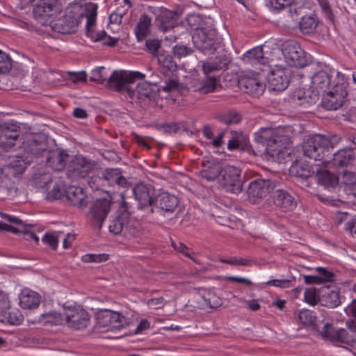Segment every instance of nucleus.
<instances>
[{"label": "nucleus", "instance_id": "1", "mask_svg": "<svg viewBox=\"0 0 356 356\" xmlns=\"http://www.w3.org/2000/svg\"><path fill=\"white\" fill-rule=\"evenodd\" d=\"M97 4L95 3H87L84 5L83 12L81 15H76L72 11H67L58 19L51 21V26L56 32L62 34H70L74 33L79 23V18L85 17L87 19L86 34L95 42L101 41L104 44L115 46L118 40L107 35L106 31H96L95 25L97 15Z\"/></svg>", "mask_w": 356, "mask_h": 356}, {"label": "nucleus", "instance_id": "2", "mask_svg": "<svg viewBox=\"0 0 356 356\" xmlns=\"http://www.w3.org/2000/svg\"><path fill=\"white\" fill-rule=\"evenodd\" d=\"M340 140L341 138L336 134H316L304 141L302 144L303 154L310 159L326 163L327 161L325 159V152L330 148L332 149Z\"/></svg>", "mask_w": 356, "mask_h": 356}, {"label": "nucleus", "instance_id": "3", "mask_svg": "<svg viewBox=\"0 0 356 356\" xmlns=\"http://www.w3.org/2000/svg\"><path fill=\"white\" fill-rule=\"evenodd\" d=\"M279 129L261 128L255 134L254 140L264 147V152L271 157L279 155L291 144L290 138Z\"/></svg>", "mask_w": 356, "mask_h": 356}, {"label": "nucleus", "instance_id": "4", "mask_svg": "<svg viewBox=\"0 0 356 356\" xmlns=\"http://www.w3.org/2000/svg\"><path fill=\"white\" fill-rule=\"evenodd\" d=\"M321 336L332 341L346 343L352 347L356 344V321H348L345 327L336 328L332 324L326 323L322 331Z\"/></svg>", "mask_w": 356, "mask_h": 356}, {"label": "nucleus", "instance_id": "5", "mask_svg": "<svg viewBox=\"0 0 356 356\" xmlns=\"http://www.w3.org/2000/svg\"><path fill=\"white\" fill-rule=\"evenodd\" d=\"M145 75L139 72L115 70L107 79L106 86L115 92L129 95L136 80L144 79Z\"/></svg>", "mask_w": 356, "mask_h": 356}, {"label": "nucleus", "instance_id": "6", "mask_svg": "<svg viewBox=\"0 0 356 356\" xmlns=\"http://www.w3.org/2000/svg\"><path fill=\"white\" fill-rule=\"evenodd\" d=\"M281 51L284 58V65L302 68L307 65L308 61L305 51L294 40H287L282 43Z\"/></svg>", "mask_w": 356, "mask_h": 356}, {"label": "nucleus", "instance_id": "7", "mask_svg": "<svg viewBox=\"0 0 356 356\" xmlns=\"http://www.w3.org/2000/svg\"><path fill=\"white\" fill-rule=\"evenodd\" d=\"M63 10L58 0H41L33 8L35 19L42 25L51 23V19L57 16Z\"/></svg>", "mask_w": 356, "mask_h": 356}, {"label": "nucleus", "instance_id": "8", "mask_svg": "<svg viewBox=\"0 0 356 356\" xmlns=\"http://www.w3.org/2000/svg\"><path fill=\"white\" fill-rule=\"evenodd\" d=\"M97 163L81 155H76L72 158L67 165V175L72 180L84 178L92 172Z\"/></svg>", "mask_w": 356, "mask_h": 356}, {"label": "nucleus", "instance_id": "9", "mask_svg": "<svg viewBox=\"0 0 356 356\" xmlns=\"http://www.w3.org/2000/svg\"><path fill=\"white\" fill-rule=\"evenodd\" d=\"M112 200L110 197L97 199L90 205L88 211V218L91 225L100 229L111 211Z\"/></svg>", "mask_w": 356, "mask_h": 356}, {"label": "nucleus", "instance_id": "10", "mask_svg": "<svg viewBox=\"0 0 356 356\" xmlns=\"http://www.w3.org/2000/svg\"><path fill=\"white\" fill-rule=\"evenodd\" d=\"M241 170L232 165L221 168L218 179L220 184L226 191L238 193L242 191L243 183L241 180Z\"/></svg>", "mask_w": 356, "mask_h": 356}, {"label": "nucleus", "instance_id": "11", "mask_svg": "<svg viewBox=\"0 0 356 356\" xmlns=\"http://www.w3.org/2000/svg\"><path fill=\"white\" fill-rule=\"evenodd\" d=\"M347 95L346 84L337 83L331 90L323 94L322 106L327 110H337L343 106Z\"/></svg>", "mask_w": 356, "mask_h": 356}, {"label": "nucleus", "instance_id": "12", "mask_svg": "<svg viewBox=\"0 0 356 356\" xmlns=\"http://www.w3.org/2000/svg\"><path fill=\"white\" fill-rule=\"evenodd\" d=\"M334 73L332 71L329 73L326 71L321 70L316 73L312 78V85L310 90L312 95H309L306 102L308 104H315L319 99L320 95L326 92V90L331 84V79L332 74Z\"/></svg>", "mask_w": 356, "mask_h": 356}, {"label": "nucleus", "instance_id": "13", "mask_svg": "<svg viewBox=\"0 0 356 356\" xmlns=\"http://www.w3.org/2000/svg\"><path fill=\"white\" fill-rule=\"evenodd\" d=\"M216 31L212 29L201 28L196 31L193 36L195 46L204 52L209 53L212 50H217L220 45L215 42Z\"/></svg>", "mask_w": 356, "mask_h": 356}, {"label": "nucleus", "instance_id": "14", "mask_svg": "<svg viewBox=\"0 0 356 356\" xmlns=\"http://www.w3.org/2000/svg\"><path fill=\"white\" fill-rule=\"evenodd\" d=\"M97 323L100 327L109 330H118L127 323V318L120 313L109 309L100 310L97 314Z\"/></svg>", "mask_w": 356, "mask_h": 356}, {"label": "nucleus", "instance_id": "15", "mask_svg": "<svg viewBox=\"0 0 356 356\" xmlns=\"http://www.w3.org/2000/svg\"><path fill=\"white\" fill-rule=\"evenodd\" d=\"M289 69L283 63L275 64L268 76L269 88L277 91L285 90L289 83Z\"/></svg>", "mask_w": 356, "mask_h": 356}, {"label": "nucleus", "instance_id": "16", "mask_svg": "<svg viewBox=\"0 0 356 356\" xmlns=\"http://www.w3.org/2000/svg\"><path fill=\"white\" fill-rule=\"evenodd\" d=\"M65 323L74 330H83L90 323L88 313L83 308L73 307L64 312Z\"/></svg>", "mask_w": 356, "mask_h": 356}, {"label": "nucleus", "instance_id": "17", "mask_svg": "<svg viewBox=\"0 0 356 356\" xmlns=\"http://www.w3.org/2000/svg\"><path fill=\"white\" fill-rule=\"evenodd\" d=\"M277 186V183L273 180L258 179L250 182L248 188V194L249 198H252L254 201L257 199L266 197Z\"/></svg>", "mask_w": 356, "mask_h": 356}, {"label": "nucleus", "instance_id": "18", "mask_svg": "<svg viewBox=\"0 0 356 356\" xmlns=\"http://www.w3.org/2000/svg\"><path fill=\"white\" fill-rule=\"evenodd\" d=\"M211 51L209 54H213L207 61H202V67L204 74H207L225 67L229 63V58L227 52L222 47L217 50Z\"/></svg>", "mask_w": 356, "mask_h": 356}, {"label": "nucleus", "instance_id": "19", "mask_svg": "<svg viewBox=\"0 0 356 356\" xmlns=\"http://www.w3.org/2000/svg\"><path fill=\"white\" fill-rule=\"evenodd\" d=\"M128 96L141 106L149 105L156 96L152 86L147 82L139 83L136 89L131 88Z\"/></svg>", "mask_w": 356, "mask_h": 356}, {"label": "nucleus", "instance_id": "20", "mask_svg": "<svg viewBox=\"0 0 356 356\" xmlns=\"http://www.w3.org/2000/svg\"><path fill=\"white\" fill-rule=\"evenodd\" d=\"M20 127L16 124H0V147L8 150L13 147L19 137Z\"/></svg>", "mask_w": 356, "mask_h": 356}, {"label": "nucleus", "instance_id": "21", "mask_svg": "<svg viewBox=\"0 0 356 356\" xmlns=\"http://www.w3.org/2000/svg\"><path fill=\"white\" fill-rule=\"evenodd\" d=\"M24 149L34 155H39L47 149L48 145L44 136L30 134L26 136L23 141Z\"/></svg>", "mask_w": 356, "mask_h": 356}, {"label": "nucleus", "instance_id": "22", "mask_svg": "<svg viewBox=\"0 0 356 356\" xmlns=\"http://www.w3.org/2000/svg\"><path fill=\"white\" fill-rule=\"evenodd\" d=\"M273 193V200L277 207L284 211H292L296 208V202L289 192L277 187Z\"/></svg>", "mask_w": 356, "mask_h": 356}, {"label": "nucleus", "instance_id": "23", "mask_svg": "<svg viewBox=\"0 0 356 356\" xmlns=\"http://www.w3.org/2000/svg\"><path fill=\"white\" fill-rule=\"evenodd\" d=\"M178 204V198L168 193H162L155 197V207L164 213H174Z\"/></svg>", "mask_w": 356, "mask_h": 356}, {"label": "nucleus", "instance_id": "24", "mask_svg": "<svg viewBox=\"0 0 356 356\" xmlns=\"http://www.w3.org/2000/svg\"><path fill=\"white\" fill-rule=\"evenodd\" d=\"M238 87L245 93L260 95L264 90V86L257 77L249 76H241L238 81Z\"/></svg>", "mask_w": 356, "mask_h": 356}, {"label": "nucleus", "instance_id": "25", "mask_svg": "<svg viewBox=\"0 0 356 356\" xmlns=\"http://www.w3.org/2000/svg\"><path fill=\"white\" fill-rule=\"evenodd\" d=\"M68 159L69 155L65 150L56 149L49 152L47 163L54 170L61 171L65 168Z\"/></svg>", "mask_w": 356, "mask_h": 356}, {"label": "nucleus", "instance_id": "26", "mask_svg": "<svg viewBox=\"0 0 356 356\" xmlns=\"http://www.w3.org/2000/svg\"><path fill=\"white\" fill-rule=\"evenodd\" d=\"M65 197L72 205L78 208H84L87 204L86 195L81 187H67L65 189Z\"/></svg>", "mask_w": 356, "mask_h": 356}, {"label": "nucleus", "instance_id": "27", "mask_svg": "<svg viewBox=\"0 0 356 356\" xmlns=\"http://www.w3.org/2000/svg\"><path fill=\"white\" fill-rule=\"evenodd\" d=\"M102 173L105 187L115 185L125 187L127 185V179L122 175L121 171L118 168L106 169L102 171Z\"/></svg>", "mask_w": 356, "mask_h": 356}, {"label": "nucleus", "instance_id": "28", "mask_svg": "<svg viewBox=\"0 0 356 356\" xmlns=\"http://www.w3.org/2000/svg\"><path fill=\"white\" fill-rule=\"evenodd\" d=\"M321 304L323 306L334 308L341 304L339 292L332 289L329 286H324L321 289Z\"/></svg>", "mask_w": 356, "mask_h": 356}, {"label": "nucleus", "instance_id": "29", "mask_svg": "<svg viewBox=\"0 0 356 356\" xmlns=\"http://www.w3.org/2000/svg\"><path fill=\"white\" fill-rule=\"evenodd\" d=\"M178 18L179 15L177 12L164 10L158 15L156 20L159 23V29L165 32L177 25Z\"/></svg>", "mask_w": 356, "mask_h": 356}, {"label": "nucleus", "instance_id": "30", "mask_svg": "<svg viewBox=\"0 0 356 356\" xmlns=\"http://www.w3.org/2000/svg\"><path fill=\"white\" fill-rule=\"evenodd\" d=\"M133 193L135 199L138 202V206L145 205L149 201L154 200L152 195L153 188L151 186L140 183L133 188Z\"/></svg>", "mask_w": 356, "mask_h": 356}, {"label": "nucleus", "instance_id": "31", "mask_svg": "<svg viewBox=\"0 0 356 356\" xmlns=\"http://www.w3.org/2000/svg\"><path fill=\"white\" fill-rule=\"evenodd\" d=\"M41 300L40 296L31 290H24L20 294L19 305L24 309L37 308Z\"/></svg>", "mask_w": 356, "mask_h": 356}, {"label": "nucleus", "instance_id": "32", "mask_svg": "<svg viewBox=\"0 0 356 356\" xmlns=\"http://www.w3.org/2000/svg\"><path fill=\"white\" fill-rule=\"evenodd\" d=\"M355 160V154L351 149H343L333 154L332 164L337 167H344Z\"/></svg>", "mask_w": 356, "mask_h": 356}, {"label": "nucleus", "instance_id": "33", "mask_svg": "<svg viewBox=\"0 0 356 356\" xmlns=\"http://www.w3.org/2000/svg\"><path fill=\"white\" fill-rule=\"evenodd\" d=\"M16 189L13 177L1 170L0 173V197L6 198L13 192H15Z\"/></svg>", "mask_w": 356, "mask_h": 356}, {"label": "nucleus", "instance_id": "34", "mask_svg": "<svg viewBox=\"0 0 356 356\" xmlns=\"http://www.w3.org/2000/svg\"><path fill=\"white\" fill-rule=\"evenodd\" d=\"M221 168L220 165L207 161V163H204L202 170L200 171V175L202 179L209 181H213L217 177L219 178Z\"/></svg>", "mask_w": 356, "mask_h": 356}, {"label": "nucleus", "instance_id": "35", "mask_svg": "<svg viewBox=\"0 0 356 356\" xmlns=\"http://www.w3.org/2000/svg\"><path fill=\"white\" fill-rule=\"evenodd\" d=\"M0 231H7L14 234L22 233L26 240L33 239L36 243L39 242V238L32 231L29 230L26 225L22 226V228H19L6 223L0 222Z\"/></svg>", "mask_w": 356, "mask_h": 356}, {"label": "nucleus", "instance_id": "36", "mask_svg": "<svg viewBox=\"0 0 356 356\" xmlns=\"http://www.w3.org/2000/svg\"><path fill=\"white\" fill-rule=\"evenodd\" d=\"M243 60L252 65L264 63V51L261 47H256L248 51L243 56Z\"/></svg>", "mask_w": 356, "mask_h": 356}, {"label": "nucleus", "instance_id": "37", "mask_svg": "<svg viewBox=\"0 0 356 356\" xmlns=\"http://www.w3.org/2000/svg\"><path fill=\"white\" fill-rule=\"evenodd\" d=\"M150 24L151 19L148 15L143 14L140 17L135 28V33L138 40H142L149 33Z\"/></svg>", "mask_w": 356, "mask_h": 356}, {"label": "nucleus", "instance_id": "38", "mask_svg": "<svg viewBox=\"0 0 356 356\" xmlns=\"http://www.w3.org/2000/svg\"><path fill=\"white\" fill-rule=\"evenodd\" d=\"M290 173L296 177L307 179L312 176L314 172L309 164L303 162H297L292 165Z\"/></svg>", "mask_w": 356, "mask_h": 356}, {"label": "nucleus", "instance_id": "39", "mask_svg": "<svg viewBox=\"0 0 356 356\" xmlns=\"http://www.w3.org/2000/svg\"><path fill=\"white\" fill-rule=\"evenodd\" d=\"M317 177L318 183L325 187H333L337 185L339 181L337 176L325 170L318 172Z\"/></svg>", "mask_w": 356, "mask_h": 356}, {"label": "nucleus", "instance_id": "40", "mask_svg": "<svg viewBox=\"0 0 356 356\" xmlns=\"http://www.w3.org/2000/svg\"><path fill=\"white\" fill-rule=\"evenodd\" d=\"M124 235L134 238H140L143 235L140 223L134 218H128L127 220Z\"/></svg>", "mask_w": 356, "mask_h": 356}, {"label": "nucleus", "instance_id": "41", "mask_svg": "<svg viewBox=\"0 0 356 356\" xmlns=\"http://www.w3.org/2000/svg\"><path fill=\"white\" fill-rule=\"evenodd\" d=\"M318 20L314 16H304L300 22V29L304 33L309 34L316 30Z\"/></svg>", "mask_w": 356, "mask_h": 356}, {"label": "nucleus", "instance_id": "42", "mask_svg": "<svg viewBox=\"0 0 356 356\" xmlns=\"http://www.w3.org/2000/svg\"><path fill=\"white\" fill-rule=\"evenodd\" d=\"M26 165L22 161H16L4 166L2 170L13 178L24 172Z\"/></svg>", "mask_w": 356, "mask_h": 356}, {"label": "nucleus", "instance_id": "43", "mask_svg": "<svg viewBox=\"0 0 356 356\" xmlns=\"http://www.w3.org/2000/svg\"><path fill=\"white\" fill-rule=\"evenodd\" d=\"M128 218L118 214L110 223L109 231L115 235L120 234L124 232L125 225Z\"/></svg>", "mask_w": 356, "mask_h": 356}, {"label": "nucleus", "instance_id": "44", "mask_svg": "<svg viewBox=\"0 0 356 356\" xmlns=\"http://www.w3.org/2000/svg\"><path fill=\"white\" fill-rule=\"evenodd\" d=\"M41 318L44 320V323L51 324V325H63L65 323V316L64 314H61L60 313L56 312H51L48 313H45L42 314Z\"/></svg>", "mask_w": 356, "mask_h": 356}, {"label": "nucleus", "instance_id": "45", "mask_svg": "<svg viewBox=\"0 0 356 356\" xmlns=\"http://www.w3.org/2000/svg\"><path fill=\"white\" fill-rule=\"evenodd\" d=\"M159 63L163 67V74H165V70L172 72L176 67L177 65L173 60V58L170 54H160L157 56Z\"/></svg>", "mask_w": 356, "mask_h": 356}, {"label": "nucleus", "instance_id": "46", "mask_svg": "<svg viewBox=\"0 0 356 356\" xmlns=\"http://www.w3.org/2000/svg\"><path fill=\"white\" fill-rule=\"evenodd\" d=\"M305 301L310 305L314 306L321 302V289L314 287L306 289L304 294Z\"/></svg>", "mask_w": 356, "mask_h": 356}, {"label": "nucleus", "instance_id": "47", "mask_svg": "<svg viewBox=\"0 0 356 356\" xmlns=\"http://www.w3.org/2000/svg\"><path fill=\"white\" fill-rule=\"evenodd\" d=\"M249 145L248 139L243 135H238L229 140L227 147L230 150L233 149H245Z\"/></svg>", "mask_w": 356, "mask_h": 356}, {"label": "nucleus", "instance_id": "48", "mask_svg": "<svg viewBox=\"0 0 356 356\" xmlns=\"http://www.w3.org/2000/svg\"><path fill=\"white\" fill-rule=\"evenodd\" d=\"M218 120L225 124H237L241 120V115L236 111H227L218 117Z\"/></svg>", "mask_w": 356, "mask_h": 356}, {"label": "nucleus", "instance_id": "49", "mask_svg": "<svg viewBox=\"0 0 356 356\" xmlns=\"http://www.w3.org/2000/svg\"><path fill=\"white\" fill-rule=\"evenodd\" d=\"M217 86V80L214 76H209L204 80L197 91L201 94H207L215 90Z\"/></svg>", "mask_w": 356, "mask_h": 356}, {"label": "nucleus", "instance_id": "50", "mask_svg": "<svg viewBox=\"0 0 356 356\" xmlns=\"http://www.w3.org/2000/svg\"><path fill=\"white\" fill-rule=\"evenodd\" d=\"M233 213H238L236 210L230 209L229 211L225 212L224 213L223 224L227 227L231 228H234L238 227L241 221L238 217L234 215Z\"/></svg>", "mask_w": 356, "mask_h": 356}, {"label": "nucleus", "instance_id": "51", "mask_svg": "<svg viewBox=\"0 0 356 356\" xmlns=\"http://www.w3.org/2000/svg\"><path fill=\"white\" fill-rule=\"evenodd\" d=\"M121 202L119 209V214L127 217V218H132L131 215L134 213V207L131 202L125 198L124 195H121Z\"/></svg>", "mask_w": 356, "mask_h": 356}, {"label": "nucleus", "instance_id": "52", "mask_svg": "<svg viewBox=\"0 0 356 356\" xmlns=\"http://www.w3.org/2000/svg\"><path fill=\"white\" fill-rule=\"evenodd\" d=\"M298 319L305 326L314 325L316 316L309 309H303L299 312Z\"/></svg>", "mask_w": 356, "mask_h": 356}, {"label": "nucleus", "instance_id": "53", "mask_svg": "<svg viewBox=\"0 0 356 356\" xmlns=\"http://www.w3.org/2000/svg\"><path fill=\"white\" fill-rule=\"evenodd\" d=\"M3 316L6 318L7 321L11 325H19L24 320L23 315L17 309H14L12 311L8 310L7 311L6 314Z\"/></svg>", "mask_w": 356, "mask_h": 356}, {"label": "nucleus", "instance_id": "54", "mask_svg": "<svg viewBox=\"0 0 356 356\" xmlns=\"http://www.w3.org/2000/svg\"><path fill=\"white\" fill-rule=\"evenodd\" d=\"M12 60L5 52L0 50V72L6 73L12 68Z\"/></svg>", "mask_w": 356, "mask_h": 356}, {"label": "nucleus", "instance_id": "55", "mask_svg": "<svg viewBox=\"0 0 356 356\" xmlns=\"http://www.w3.org/2000/svg\"><path fill=\"white\" fill-rule=\"evenodd\" d=\"M58 241L59 236L55 233H46L42 238V241L54 250L57 249Z\"/></svg>", "mask_w": 356, "mask_h": 356}, {"label": "nucleus", "instance_id": "56", "mask_svg": "<svg viewBox=\"0 0 356 356\" xmlns=\"http://www.w3.org/2000/svg\"><path fill=\"white\" fill-rule=\"evenodd\" d=\"M10 309V301L8 295L0 290V315L5 316Z\"/></svg>", "mask_w": 356, "mask_h": 356}, {"label": "nucleus", "instance_id": "57", "mask_svg": "<svg viewBox=\"0 0 356 356\" xmlns=\"http://www.w3.org/2000/svg\"><path fill=\"white\" fill-rule=\"evenodd\" d=\"M108 259V255L106 254H88L83 257L82 260L86 263L96 262L99 263L106 261Z\"/></svg>", "mask_w": 356, "mask_h": 356}, {"label": "nucleus", "instance_id": "58", "mask_svg": "<svg viewBox=\"0 0 356 356\" xmlns=\"http://www.w3.org/2000/svg\"><path fill=\"white\" fill-rule=\"evenodd\" d=\"M65 197V189L59 184H55L51 191L47 193L48 200H59Z\"/></svg>", "mask_w": 356, "mask_h": 356}, {"label": "nucleus", "instance_id": "59", "mask_svg": "<svg viewBox=\"0 0 356 356\" xmlns=\"http://www.w3.org/2000/svg\"><path fill=\"white\" fill-rule=\"evenodd\" d=\"M88 184L92 188L96 190L105 187L104 182L103 181L102 172L97 176L91 177L88 181Z\"/></svg>", "mask_w": 356, "mask_h": 356}, {"label": "nucleus", "instance_id": "60", "mask_svg": "<svg viewBox=\"0 0 356 356\" xmlns=\"http://www.w3.org/2000/svg\"><path fill=\"white\" fill-rule=\"evenodd\" d=\"M104 70V67H99L97 69L93 70L91 72L90 80L92 81H96L100 83H103L104 81L106 82V79L104 78L102 71Z\"/></svg>", "mask_w": 356, "mask_h": 356}, {"label": "nucleus", "instance_id": "61", "mask_svg": "<svg viewBox=\"0 0 356 356\" xmlns=\"http://www.w3.org/2000/svg\"><path fill=\"white\" fill-rule=\"evenodd\" d=\"M191 49L184 45H176L173 48V54L179 58L186 56L192 53Z\"/></svg>", "mask_w": 356, "mask_h": 356}, {"label": "nucleus", "instance_id": "62", "mask_svg": "<svg viewBox=\"0 0 356 356\" xmlns=\"http://www.w3.org/2000/svg\"><path fill=\"white\" fill-rule=\"evenodd\" d=\"M167 301L163 297L157 298H151L147 300V304L154 309H162L165 305Z\"/></svg>", "mask_w": 356, "mask_h": 356}, {"label": "nucleus", "instance_id": "63", "mask_svg": "<svg viewBox=\"0 0 356 356\" xmlns=\"http://www.w3.org/2000/svg\"><path fill=\"white\" fill-rule=\"evenodd\" d=\"M158 129H163L165 133L171 134L176 133L179 130V126L177 123L171 122L156 126Z\"/></svg>", "mask_w": 356, "mask_h": 356}, {"label": "nucleus", "instance_id": "64", "mask_svg": "<svg viewBox=\"0 0 356 356\" xmlns=\"http://www.w3.org/2000/svg\"><path fill=\"white\" fill-rule=\"evenodd\" d=\"M316 270L319 273L321 283L322 282H332L334 280V274L328 271L326 268L323 267L316 268Z\"/></svg>", "mask_w": 356, "mask_h": 356}]
</instances>
